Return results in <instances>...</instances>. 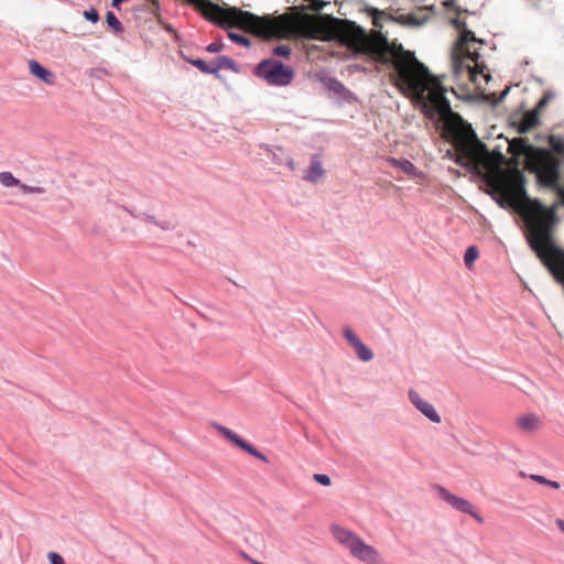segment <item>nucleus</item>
<instances>
[{
	"instance_id": "obj_14",
	"label": "nucleus",
	"mask_w": 564,
	"mask_h": 564,
	"mask_svg": "<svg viewBox=\"0 0 564 564\" xmlns=\"http://www.w3.org/2000/svg\"><path fill=\"white\" fill-rule=\"evenodd\" d=\"M517 424L521 430L531 432V431L538 430L541 425V422L536 415L527 414V415L520 416L517 421Z\"/></svg>"
},
{
	"instance_id": "obj_13",
	"label": "nucleus",
	"mask_w": 564,
	"mask_h": 564,
	"mask_svg": "<svg viewBox=\"0 0 564 564\" xmlns=\"http://www.w3.org/2000/svg\"><path fill=\"white\" fill-rule=\"evenodd\" d=\"M325 174L322 162L314 156L311 162V166L306 171L304 175V180L311 183H316L319 181Z\"/></svg>"
},
{
	"instance_id": "obj_32",
	"label": "nucleus",
	"mask_w": 564,
	"mask_h": 564,
	"mask_svg": "<svg viewBox=\"0 0 564 564\" xmlns=\"http://www.w3.org/2000/svg\"><path fill=\"white\" fill-rule=\"evenodd\" d=\"M546 102H547V97L545 96V97H543V98L539 101V104H538V108H542V107H544V106L546 105Z\"/></svg>"
},
{
	"instance_id": "obj_33",
	"label": "nucleus",
	"mask_w": 564,
	"mask_h": 564,
	"mask_svg": "<svg viewBox=\"0 0 564 564\" xmlns=\"http://www.w3.org/2000/svg\"><path fill=\"white\" fill-rule=\"evenodd\" d=\"M506 94H507V90H503V91L501 93V95L499 96V98H497V97H496V99H495L496 105L498 104V101H499V100H501V99H503V98H505Z\"/></svg>"
},
{
	"instance_id": "obj_2",
	"label": "nucleus",
	"mask_w": 564,
	"mask_h": 564,
	"mask_svg": "<svg viewBox=\"0 0 564 564\" xmlns=\"http://www.w3.org/2000/svg\"><path fill=\"white\" fill-rule=\"evenodd\" d=\"M205 19L226 28H239L264 39H290L299 34L314 37L321 31L318 18L305 15L297 18L282 14L275 18L270 15L258 17L251 12L236 7L221 8L210 0H188Z\"/></svg>"
},
{
	"instance_id": "obj_25",
	"label": "nucleus",
	"mask_w": 564,
	"mask_h": 564,
	"mask_svg": "<svg viewBox=\"0 0 564 564\" xmlns=\"http://www.w3.org/2000/svg\"><path fill=\"white\" fill-rule=\"evenodd\" d=\"M84 15L87 20L91 21L93 23H96L99 20V14L95 9L85 11Z\"/></svg>"
},
{
	"instance_id": "obj_29",
	"label": "nucleus",
	"mask_w": 564,
	"mask_h": 564,
	"mask_svg": "<svg viewBox=\"0 0 564 564\" xmlns=\"http://www.w3.org/2000/svg\"><path fill=\"white\" fill-rule=\"evenodd\" d=\"M323 7H324L323 2L314 0V6L312 7V9L315 11H319L323 9Z\"/></svg>"
},
{
	"instance_id": "obj_15",
	"label": "nucleus",
	"mask_w": 564,
	"mask_h": 564,
	"mask_svg": "<svg viewBox=\"0 0 564 564\" xmlns=\"http://www.w3.org/2000/svg\"><path fill=\"white\" fill-rule=\"evenodd\" d=\"M387 162L393 167L401 169L408 175H416V167L409 160H398L395 158H388Z\"/></svg>"
},
{
	"instance_id": "obj_16",
	"label": "nucleus",
	"mask_w": 564,
	"mask_h": 564,
	"mask_svg": "<svg viewBox=\"0 0 564 564\" xmlns=\"http://www.w3.org/2000/svg\"><path fill=\"white\" fill-rule=\"evenodd\" d=\"M539 122L538 113L535 110L527 112L519 126V131L524 133L534 128Z\"/></svg>"
},
{
	"instance_id": "obj_27",
	"label": "nucleus",
	"mask_w": 564,
	"mask_h": 564,
	"mask_svg": "<svg viewBox=\"0 0 564 564\" xmlns=\"http://www.w3.org/2000/svg\"><path fill=\"white\" fill-rule=\"evenodd\" d=\"M530 478L534 481H536L538 484H541V485H545L547 486L550 480L546 479L544 476H541V475H530Z\"/></svg>"
},
{
	"instance_id": "obj_8",
	"label": "nucleus",
	"mask_w": 564,
	"mask_h": 564,
	"mask_svg": "<svg viewBox=\"0 0 564 564\" xmlns=\"http://www.w3.org/2000/svg\"><path fill=\"white\" fill-rule=\"evenodd\" d=\"M409 399L411 403L430 421L433 423L441 422V416L435 408L430 402L424 400L415 390H409Z\"/></svg>"
},
{
	"instance_id": "obj_12",
	"label": "nucleus",
	"mask_w": 564,
	"mask_h": 564,
	"mask_svg": "<svg viewBox=\"0 0 564 564\" xmlns=\"http://www.w3.org/2000/svg\"><path fill=\"white\" fill-rule=\"evenodd\" d=\"M332 532L335 539L348 550H350L355 541L359 539L354 532L337 525L332 528Z\"/></svg>"
},
{
	"instance_id": "obj_11",
	"label": "nucleus",
	"mask_w": 564,
	"mask_h": 564,
	"mask_svg": "<svg viewBox=\"0 0 564 564\" xmlns=\"http://www.w3.org/2000/svg\"><path fill=\"white\" fill-rule=\"evenodd\" d=\"M29 70L30 73L43 80L45 84L53 85L55 80V75L48 69L44 68L37 61L31 59L29 61Z\"/></svg>"
},
{
	"instance_id": "obj_1",
	"label": "nucleus",
	"mask_w": 564,
	"mask_h": 564,
	"mask_svg": "<svg viewBox=\"0 0 564 564\" xmlns=\"http://www.w3.org/2000/svg\"><path fill=\"white\" fill-rule=\"evenodd\" d=\"M383 20L394 18L383 11L372 10V24L379 30L367 32L350 21H344L343 41L356 53L376 63L391 65V79L406 97L422 105L430 117L437 116L442 123V138L453 145L456 162L466 167L479 188L494 198V151L480 141L470 123L454 112L445 96L441 79L417 61L414 53L395 41L390 42L380 31Z\"/></svg>"
},
{
	"instance_id": "obj_10",
	"label": "nucleus",
	"mask_w": 564,
	"mask_h": 564,
	"mask_svg": "<svg viewBox=\"0 0 564 564\" xmlns=\"http://www.w3.org/2000/svg\"><path fill=\"white\" fill-rule=\"evenodd\" d=\"M0 183L4 187L19 186L23 194H43L45 192V188L42 186H30L21 183L11 172H1Z\"/></svg>"
},
{
	"instance_id": "obj_22",
	"label": "nucleus",
	"mask_w": 564,
	"mask_h": 564,
	"mask_svg": "<svg viewBox=\"0 0 564 564\" xmlns=\"http://www.w3.org/2000/svg\"><path fill=\"white\" fill-rule=\"evenodd\" d=\"M273 53L278 56L288 57L291 54V47L289 45L281 44L273 48Z\"/></svg>"
},
{
	"instance_id": "obj_3",
	"label": "nucleus",
	"mask_w": 564,
	"mask_h": 564,
	"mask_svg": "<svg viewBox=\"0 0 564 564\" xmlns=\"http://www.w3.org/2000/svg\"><path fill=\"white\" fill-rule=\"evenodd\" d=\"M458 31V37L452 50L453 76L457 85L464 86L478 97L491 99L492 94H486L491 80V74L482 58L484 41L466 29L464 22L453 20Z\"/></svg>"
},
{
	"instance_id": "obj_19",
	"label": "nucleus",
	"mask_w": 564,
	"mask_h": 564,
	"mask_svg": "<svg viewBox=\"0 0 564 564\" xmlns=\"http://www.w3.org/2000/svg\"><path fill=\"white\" fill-rule=\"evenodd\" d=\"M106 22L116 33H122L123 26L121 22L117 19V17L112 12H108L106 14Z\"/></svg>"
},
{
	"instance_id": "obj_9",
	"label": "nucleus",
	"mask_w": 564,
	"mask_h": 564,
	"mask_svg": "<svg viewBox=\"0 0 564 564\" xmlns=\"http://www.w3.org/2000/svg\"><path fill=\"white\" fill-rule=\"evenodd\" d=\"M344 336L349 343V345L355 349L358 358L361 361H370L373 358V352L370 348H368L360 338L355 334V332L350 327L344 328Z\"/></svg>"
},
{
	"instance_id": "obj_23",
	"label": "nucleus",
	"mask_w": 564,
	"mask_h": 564,
	"mask_svg": "<svg viewBox=\"0 0 564 564\" xmlns=\"http://www.w3.org/2000/svg\"><path fill=\"white\" fill-rule=\"evenodd\" d=\"M313 478L316 482L323 486H329L332 484L330 478L324 474H314Z\"/></svg>"
},
{
	"instance_id": "obj_4",
	"label": "nucleus",
	"mask_w": 564,
	"mask_h": 564,
	"mask_svg": "<svg viewBox=\"0 0 564 564\" xmlns=\"http://www.w3.org/2000/svg\"><path fill=\"white\" fill-rule=\"evenodd\" d=\"M254 73L259 78L272 86H286L294 77V72L291 67L273 58L259 63Z\"/></svg>"
},
{
	"instance_id": "obj_20",
	"label": "nucleus",
	"mask_w": 564,
	"mask_h": 564,
	"mask_svg": "<svg viewBox=\"0 0 564 564\" xmlns=\"http://www.w3.org/2000/svg\"><path fill=\"white\" fill-rule=\"evenodd\" d=\"M191 63L196 66L200 72L206 74H214L218 70L219 66H213L204 62L203 59H193Z\"/></svg>"
},
{
	"instance_id": "obj_17",
	"label": "nucleus",
	"mask_w": 564,
	"mask_h": 564,
	"mask_svg": "<svg viewBox=\"0 0 564 564\" xmlns=\"http://www.w3.org/2000/svg\"><path fill=\"white\" fill-rule=\"evenodd\" d=\"M479 251L476 246H470L466 249L464 254V263L468 269H471L474 262L478 259Z\"/></svg>"
},
{
	"instance_id": "obj_24",
	"label": "nucleus",
	"mask_w": 564,
	"mask_h": 564,
	"mask_svg": "<svg viewBox=\"0 0 564 564\" xmlns=\"http://www.w3.org/2000/svg\"><path fill=\"white\" fill-rule=\"evenodd\" d=\"M47 556L51 564H65L64 558L56 552H50Z\"/></svg>"
},
{
	"instance_id": "obj_26",
	"label": "nucleus",
	"mask_w": 564,
	"mask_h": 564,
	"mask_svg": "<svg viewBox=\"0 0 564 564\" xmlns=\"http://www.w3.org/2000/svg\"><path fill=\"white\" fill-rule=\"evenodd\" d=\"M152 8L150 9L151 13L159 18L160 17V3L159 0H150Z\"/></svg>"
},
{
	"instance_id": "obj_28",
	"label": "nucleus",
	"mask_w": 564,
	"mask_h": 564,
	"mask_svg": "<svg viewBox=\"0 0 564 564\" xmlns=\"http://www.w3.org/2000/svg\"><path fill=\"white\" fill-rule=\"evenodd\" d=\"M207 51L210 53H216L219 51V45L216 43H212L207 46Z\"/></svg>"
},
{
	"instance_id": "obj_5",
	"label": "nucleus",
	"mask_w": 564,
	"mask_h": 564,
	"mask_svg": "<svg viewBox=\"0 0 564 564\" xmlns=\"http://www.w3.org/2000/svg\"><path fill=\"white\" fill-rule=\"evenodd\" d=\"M435 491L437 492L438 497L442 500L447 502L454 509H456L463 513L470 514L478 522H482V519L474 511L471 503L469 501H467L466 499L449 492L445 487L440 486V485L435 486Z\"/></svg>"
},
{
	"instance_id": "obj_6",
	"label": "nucleus",
	"mask_w": 564,
	"mask_h": 564,
	"mask_svg": "<svg viewBox=\"0 0 564 564\" xmlns=\"http://www.w3.org/2000/svg\"><path fill=\"white\" fill-rule=\"evenodd\" d=\"M213 426L218 433H220L225 438L230 441L232 444H235L239 448L243 449L245 452L249 453L250 455H252L253 457H256L262 462H265V463L268 462L267 456H264L262 453H260L251 444L243 441L238 434H236L228 427L217 424V423H214Z\"/></svg>"
},
{
	"instance_id": "obj_7",
	"label": "nucleus",
	"mask_w": 564,
	"mask_h": 564,
	"mask_svg": "<svg viewBox=\"0 0 564 564\" xmlns=\"http://www.w3.org/2000/svg\"><path fill=\"white\" fill-rule=\"evenodd\" d=\"M349 552L354 557L366 564H380L378 552L371 545L366 544L360 538L355 541Z\"/></svg>"
},
{
	"instance_id": "obj_30",
	"label": "nucleus",
	"mask_w": 564,
	"mask_h": 564,
	"mask_svg": "<svg viewBox=\"0 0 564 564\" xmlns=\"http://www.w3.org/2000/svg\"><path fill=\"white\" fill-rule=\"evenodd\" d=\"M555 524L560 529V531L562 533H564V520L563 519H556Z\"/></svg>"
},
{
	"instance_id": "obj_31",
	"label": "nucleus",
	"mask_w": 564,
	"mask_h": 564,
	"mask_svg": "<svg viewBox=\"0 0 564 564\" xmlns=\"http://www.w3.org/2000/svg\"><path fill=\"white\" fill-rule=\"evenodd\" d=\"M549 487L553 488V489H560L561 488V484L558 481H555V480H550Z\"/></svg>"
},
{
	"instance_id": "obj_21",
	"label": "nucleus",
	"mask_w": 564,
	"mask_h": 564,
	"mask_svg": "<svg viewBox=\"0 0 564 564\" xmlns=\"http://www.w3.org/2000/svg\"><path fill=\"white\" fill-rule=\"evenodd\" d=\"M228 36L236 43H239L243 46H249L250 45V40L245 36V35H241V34H238V33H234V32H229L228 33Z\"/></svg>"
},
{
	"instance_id": "obj_35",
	"label": "nucleus",
	"mask_w": 564,
	"mask_h": 564,
	"mask_svg": "<svg viewBox=\"0 0 564 564\" xmlns=\"http://www.w3.org/2000/svg\"><path fill=\"white\" fill-rule=\"evenodd\" d=\"M166 31H171L172 32L173 29L169 25V26H166Z\"/></svg>"
},
{
	"instance_id": "obj_18",
	"label": "nucleus",
	"mask_w": 564,
	"mask_h": 564,
	"mask_svg": "<svg viewBox=\"0 0 564 564\" xmlns=\"http://www.w3.org/2000/svg\"><path fill=\"white\" fill-rule=\"evenodd\" d=\"M549 145L551 149L564 159V139L556 135L549 137Z\"/></svg>"
},
{
	"instance_id": "obj_34",
	"label": "nucleus",
	"mask_w": 564,
	"mask_h": 564,
	"mask_svg": "<svg viewBox=\"0 0 564 564\" xmlns=\"http://www.w3.org/2000/svg\"><path fill=\"white\" fill-rule=\"evenodd\" d=\"M288 166H289L291 170H295V164H294L293 160H290V161L288 162Z\"/></svg>"
}]
</instances>
